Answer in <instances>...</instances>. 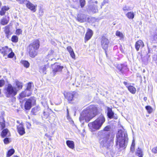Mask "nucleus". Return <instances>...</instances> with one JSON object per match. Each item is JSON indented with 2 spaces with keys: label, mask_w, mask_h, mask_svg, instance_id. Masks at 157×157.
Returning <instances> with one entry per match:
<instances>
[{
  "label": "nucleus",
  "mask_w": 157,
  "mask_h": 157,
  "mask_svg": "<svg viewBox=\"0 0 157 157\" xmlns=\"http://www.w3.org/2000/svg\"><path fill=\"white\" fill-rule=\"evenodd\" d=\"M4 142L5 144H7L9 143V141L8 140V138H6L4 140Z\"/></svg>",
  "instance_id": "obj_49"
},
{
  "label": "nucleus",
  "mask_w": 157,
  "mask_h": 157,
  "mask_svg": "<svg viewBox=\"0 0 157 157\" xmlns=\"http://www.w3.org/2000/svg\"><path fill=\"white\" fill-rule=\"evenodd\" d=\"M22 31L20 29H17L16 32L17 34L19 35L21 33Z\"/></svg>",
  "instance_id": "obj_48"
},
{
  "label": "nucleus",
  "mask_w": 157,
  "mask_h": 157,
  "mask_svg": "<svg viewBox=\"0 0 157 157\" xmlns=\"http://www.w3.org/2000/svg\"><path fill=\"white\" fill-rule=\"evenodd\" d=\"M1 48V52L4 56L8 55L11 51V48H9L7 46L4 47H2Z\"/></svg>",
  "instance_id": "obj_13"
},
{
  "label": "nucleus",
  "mask_w": 157,
  "mask_h": 157,
  "mask_svg": "<svg viewBox=\"0 0 157 157\" xmlns=\"http://www.w3.org/2000/svg\"><path fill=\"white\" fill-rule=\"evenodd\" d=\"M31 126V124L29 123H27V128H29Z\"/></svg>",
  "instance_id": "obj_51"
},
{
  "label": "nucleus",
  "mask_w": 157,
  "mask_h": 157,
  "mask_svg": "<svg viewBox=\"0 0 157 157\" xmlns=\"http://www.w3.org/2000/svg\"><path fill=\"white\" fill-rule=\"evenodd\" d=\"M147 98L146 97H144V100L145 101H146L147 100Z\"/></svg>",
  "instance_id": "obj_56"
},
{
  "label": "nucleus",
  "mask_w": 157,
  "mask_h": 157,
  "mask_svg": "<svg viewBox=\"0 0 157 157\" xmlns=\"http://www.w3.org/2000/svg\"><path fill=\"white\" fill-rule=\"evenodd\" d=\"M93 11L94 12V13H96L98 11V10L97 9V6L96 7V8L94 10H93Z\"/></svg>",
  "instance_id": "obj_54"
},
{
  "label": "nucleus",
  "mask_w": 157,
  "mask_h": 157,
  "mask_svg": "<svg viewBox=\"0 0 157 157\" xmlns=\"http://www.w3.org/2000/svg\"><path fill=\"white\" fill-rule=\"evenodd\" d=\"M15 82L16 86H17V89L18 90L22 89L23 86L22 83V82L19 81L17 80H15Z\"/></svg>",
  "instance_id": "obj_28"
},
{
  "label": "nucleus",
  "mask_w": 157,
  "mask_h": 157,
  "mask_svg": "<svg viewBox=\"0 0 157 157\" xmlns=\"http://www.w3.org/2000/svg\"><path fill=\"white\" fill-rule=\"evenodd\" d=\"M123 10L124 11H127L129 10V7L126 6H124L123 8Z\"/></svg>",
  "instance_id": "obj_45"
},
{
  "label": "nucleus",
  "mask_w": 157,
  "mask_h": 157,
  "mask_svg": "<svg viewBox=\"0 0 157 157\" xmlns=\"http://www.w3.org/2000/svg\"><path fill=\"white\" fill-rule=\"evenodd\" d=\"M111 127L110 126L108 125L105 127L103 130L102 131L103 134H104V133L108 132L109 133V135H111L110 133V131L111 130Z\"/></svg>",
  "instance_id": "obj_26"
},
{
  "label": "nucleus",
  "mask_w": 157,
  "mask_h": 157,
  "mask_svg": "<svg viewBox=\"0 0 157 157\" xmlns=\"http://www.w3.org/2000/svg\"><path fill=\"white\" fill-rule=\"evenodd\" d=\"M95 3H96V4H97V3H98V2L97 1H95Z\"/></svg>",
  "instance_id": "obj_62"
},
{
  "label": "nucleus",
  "mask_w": 157,
  "mask_h": 157,
  "mask_svg": "<svg viewBox=\"0 0 157 157\" xmlns=\"http://www.w3.org/2000/svg\"><path fill=\"white\" fill-rule=\"evenodd\" d=\"M4 32L5 33L6 37L8 38L9 36L10 35V31L9 25H7L5 26Z\"/></svg>",
  "instance_id": "obj_24"
},
{
  "label": "nucleus",
  "mask_w": 157,
  "mask_h": 157,
  "mask_svg": "<svg viewBox=\"0 0 157 157\" xmlns=\"http://www.w3.org/2000/svg\"><path fill=\"white\" fill-rule=\"evenodd\" d=\"M6 94L7 97H13L17 93L18 90L11 84H8L6 88Z\"/></svg>",
  "instance_id": "obj_5"
},
{
  "label": "nucleus",
  "mask_w": 157,
  "mask_h": 157,
  "mask_svg": "<svg viewBox=\"0 0 157 157\" xmlns=\"http://www.w3.org/2000/svg\"><path fill=\"white\" fill-rule=\"evenodd\" d=\"M47 113H46L45 112H44V116H45V117H44L45 118H47L48 116V114Z\"/></svg>",
  "instance_id": "obj_53"
},
{
  "label": "nucleus",
  "mask_w": 157,
  "mask_h": 157,
  "mask_svg": "<svg viewBox=\"0 0 157 157\" xmlns=\"http://www.w3.org/2000/svg\"><path fill=\"white\" fill-rule=\"evenodd\" d=\"M9 20V17H5L1 20V23L3 25H6L8 23Z\"/></svg>",
  "instance_id": "obj_29"
},
{
  "label": "nucleus",
  "mask_w": 157,
  "mask_h": 157,
  "mask_svg": "<svg viewBox=\"0 0 157 157\" xmlns=\"http://www.w3.org/2000/svg\"><path fill=\"white\" fill-rule=\"evenodd\" d=\"M13 157H18L17 155H14V156H13Z\"/></svg>",
  "instance_id": "obj_61"
},
{
  "label": "nucleus",
  "mask_w": 157,
  "mask_h": 157,
  "mask_svg": "<svg viewBox=\"0 0 157 157\" xmlns=\"http://www.w3.org/2000/svg\"><path fill=\"white\" fill-rule=\"evenodd\" d=\"M20 3H24L25 4L27 8L33 12H35L36 11L35 6L29 1H27V0H22L21 1H20Z\"/></svg>",
  "instance_id": "obj_8"
},
{
  "label": "nucleus",
  "mask_w": 157,
  "mask_h": 157,
  "mask_svg": "<svg viewBox=\"0 0 157 157\" xmlns=\"http://www.w3.org/2000/svg\"><path fill=\"white\" fill-rule=\"evenodd\" d=\"M36 102V100L34 97H31L28 99L25 102V107L26 110L29 109L32 107V104H34Z\"/></svg>",
  "instance_id": "obj_7"
},
{
  "label": "nucleus",
  "mask_w": 157,
  "mask_h": 157,
  "mask_svg": "<svg viewBox=\"0 0 157 157\" xmlns=\"http://www.w3.org/2000/svg\"><path fill=\"white\" fill-rule=\"evenodd\" d=\"M93 35V32L91 30L89 29L85 35V41H87L89 40Z\"/></svg>",
  "instance_id": "obj_18"
},
{
  "label": "nucleus",
  "mask_w": 157,
  "mask_h": 157,
  "mask_svg": "<svg viewBox=\"0 0 157 157\" xmlns=\"http://www.w3.org/2000/svg\"><path fill=\"white\" fill-rule=\"evenodd\" d=\"M107 114L108 117L110 119L113 118L114 113L113 112L112 109L109 107H107Z\"/></svg>",
  "instance_id": "obj_20"
},
{
  "label": "nucleus",
  "mask_w": 157,
  "mask_h": 157,
  "mask_svg": "<svg viewBox=\"0 0 157 157\" xmlns=\"http://www.w3.org/2000/svg\"><path fill=\"white\" fill-rule=\"evenodd\" d=\"M14 55V53L12 52V50L8 54V56L9 58H13Z\"/></svg>",
  "instance_id": "obj_43"
},
{
  "label": "nucleus",
  "mask_w": 157,
  "mask_h": 157,
  "mask_svg": "<svg viewBox=\"0 0 157 157\" xmlns=\"http://www.w3.org/2000/svg\"><path fill=\"white\" fill-rule=\"evenodd\" d=\"M39 110V108L37 107H35L32 109L31 111V113L33 115H36Z\"/></svg>",
  "instance_id": "obj_34"
},
{
  "label": "nucleus",
  "mask_w": 157,
  "mask_h": 157,
  "mask_svg": "<svg viewBox=\"0 0 157 157\" xmlns=\"http://www.w3.org/2000/svg\"><path fill=\"white\" fill-rule=\"evenodd\" d=\"M1 47H1L0 48V51H1Z\"/></svg>",
  "instance_id": "obj_63"
},
{
  "label": "nucleus",
  "mask_w": 157,
  "mask_h": 157,
  "mask_svg": "<svg viewBox=\"0 0 157 157\" xmlns=\"http://www.w3.org/2000/svg\"><path fill=\"white\" fill-rule=\"evenodd\" d=\"M126 16L129 19H133L134 17V14L133 12H128L126 14Z\"/></svg>",
  "instance_id": "obj_33"
},
{
  "label": "nucleus",
  "mask_w": 157,
  "mask_h": 157,
  "mask_svg": "<svg viewBox=\"0 0 157 157\" xmlns=\"http://www.w3.org/2000/svg\"><path fill=\"white\" fill-rule=\"evenodd\" d=\"M107 2L105 0L103 1L101 3V8H102V6H103Z\"/></svg>",
  "instance_id": "obj_50"
},
{
  "label": "nucleus",
  "mask_w": 157,
  "mask_h": 157,
  "mask_svg": "<svg viewBox=\"0 0 157 157\" xmlns=\"http://www.w3.org/2000/svg\"><path fill=\"white\" fill-rule=\"evenodd\" d=\"M14 150L13 149L10 150L8 152L7 156L10 157L12 155L14 152Z\"/></svg>",
  "instance_id": "obj_36"
},
{
  "label": "nucleus",
  "mask_w": 157,
  "mask_h": 157,
  "mask_svg": "<svg viewBox=\"0 0 157 157\" xmlns=\"http://www.w3.org/2000/svg\"><path fill=\"white\" fill-rule=\"evenodd\" d=\"M124 84L125 85H126V84H127V82H124Z\"/></svg>",
  "instance_id": "obj_58"
},
{
  "label": "nucleus",
  "mask_w": 157,
  "mask_h": 157,
  "mask_svg": "<svg viewBox=\"0 0 157 157\" xmlns=\"http://www.w3.org/2000/svg\"><path fill=\"white\" fill-rule=\"evenodd\" d=\"M21 62L22 64H23L25 67L28 68L29 67V63L28 61L26 60H21Z\"/></svg>",
  "instance_id": "obj_35"
},
{
  "label": "nucleus",
  "mask_w": 157,
  "mask_h": 157,
  "mask_svg": "<svg viewBox=\"0 0 157 157\" xmlns=\"http://www.w3.org/2000/svg\"><path fill=\"white\" fill-rule=\"evenodd\" d=\"M63 68V66H61L58 63H56L52 66V74L54 76L57 73L61 71Z\"/></svg>",
  "instance_id": "obj_6"
},
{
  "label": "nucleus",
  "mask_w": 157,
  "mask_h": 157,
  "mask_svg": "<svg viewBox=\"0 0 157 157\" xmlns=\"http://www.w3.org/2000/svg\"><path fill=\"white\" fill-rule=\"evenodd\" d=\"M49 67L48 64L45 65L41 66L40 69V71L44 74H46V70Z\"/></svg>",
  "instance_id": "obj_21"
},
{
  "label": "nucleus",
  "mask_w": 157,
  "mask_h": 157,
  "mask_svg": "<svg viewBox=\"0 0 157 157\" xmlns=\"http://www.w3.org/2000/svg\"><path fill=\"white\" fill-rule=\"evenodd\" d=\"M136 155L139 157H143V154L142 150L140 148L138 147L136 152Z\"/></svg>",
  "instance_id": "obj_31"
},
{
  "label": "nucleus",
  "mask_w": 157,
  "mask_h": 157,
  "mask_svg": "<svg viewBox=\"0 0 157 157\" xmlns=\"http://www.w3.org/2000/svg\"><path fill=\"white\" fill-rule=\"evenodd\" d=\"M109 40L105 38V37H103L102 38L101 40V45L102 48L105 50L107 49L108 47L109 43Z\"/></svg>",
  "instance_id": "obj_9"
},
{
  "label": "nucleus",
  "mask_w": 157,
  "mask_h": 157,
  "mask_svg": "<svg viewBox=\"0 0 157 157\" xmlns=\"http://www.w3.org/2000/svg\"><path fill=\"white\" fill-rule=\"evenodd\" d=\"M135 147L131 146V151L132 152L134 151L135 149Z\"/></svg>",
  "instance_id": "obj_52"
},
{
  "label": "nucleus",
  "mask_w": 157,
  "mask_h": 157,
  "mask_svg": "<svg viewBox=\"0 0 157 157\" xmlns=\"http://www.w3.org/2000/svg\"><path fill=\"white\" fill-rule=\"evenodd\" d=\"M4 112L1 111L0 113V128L2 129H3L5 127V121L4 118Z\"/></svg>",
  "instance_id": "obj_11"
},
{
  "label": "nucleus",
  "mask_w": 157,
  "mask_h": 157,
  "mask_svg": "<svg viewBox=\"0 0 157 157\" xmlns=\"http://www.w3.org/2000/svg\"><path fill=\"white\" fill-rule=\"evenodd\" d=\"M153 59L155 61V63L157 65V54L154 56Z\"/></svg>",
  "instance_id": "obj_47"
},
{
  "label": "nucleus",
  "mask_w": 157,
  "mask_h": 157,
  "mask_svg": "<svg viewBox=\"0 0 157 157\" xmlns=\"http://www.w3.org/2000/svg\"><path fill=\"white\" fill-rule=\"evenodd\" d=\"M2 6V3L0 1V8Z\"/></svg>",
  "instance_id": "obj_57"
},
{
  "label": "nucleus",
  "mask_w": 157,
  "mask_h": 157,
  "mask_svg": "<svg viewBox=\"0 0 157 157\" xmlns=\"http://www.w3.org/2000/svg\"><path fill=\"white\" fill-rule=\"evenodd\" d=\"M80 5L82 8L86 4L85 0H79Z\"/></svg>",
  "instance_id": "obj_39"
},
{
  "label": "nucleus",
  "mask_w": 157,
  "mask_h": 157,
  "mask_svg": "<svg viewBox=\"0 0 157 157\" xmlns=\"http://www.w3.org/2000/svg\"><path fill=\"white\" fill-rule=\"evenodd\" d=\"M85 15L78 14L77 17V20L80 22H83L85 20Z\"/></svg>",
  "instance_id": "obj_23"
},
{
  "label": "nucleus",
  "mask_w": 157,
  "mask_h": 157,
  "mask_svg": "<svg viewBox=\"0 0 157 157\" xmlns=\"http://www.w3.org/2000/svg\"><path fill=\"white\" fill-rule=\"evenodd\" d=\"M128 88L129 91L132 94H135V93L136 90L134 86H130L128 87Z\"/></svg>",
  "instance_id": "obj_30"
},
{
  "label": "nucleus",
  "mask_w": 157,
  "mask_h": 157,
  "mask_svg": "<svg viewBox=\"0 0 157 157\" xmlns=\"http://www.w3.org/2000/svg\"><path fill=\"white\" fill-rule=\"evenodd\" d=\"M97 109L94 105H90L84 109L81 114L79 120L82 124L84 120L86 122H89L94 117L97 113Z\"/></svg>",
  "instance_id": "obj_1"
},
{
  "label": "nucleus",
  "mask_w": 157,
  "mask_h": 157,
  "mask_svg": "<svg viewBox=\"0 0 157 157\" xmlns=\"http://www.w3.org/2000/svg\"><path fill=\"white\" fill-rule=\"evenodd\" d=\"M128 137L126 132L121 130L118 131L116 136V145L119 149L125 147L128 143Z\"/></svg>",
  "instance_id": "obj_2"
},
{
  "label": "nucleus",
  "mask_w": 157,
  "mask_h": 157,
  "mask_svg": "<svg viewBox=\"0 0 157 157\" xmlns=\"http://www.w3.org/2000/svg\"><path fill=\"white\" fill-rule=\"evenodd\" d=\"M153 40L157 42V29L155 31L153 36Z\"/></svg>",
  "instance_id": "obj_38"
},
{
  "label": "nucleus",
  "mask_w": 157,
  "mask_h": 157,
  "mask_svg": "<svg viewBox=\"0 0 157 157\" xmlns=\"http://www.w3.org/2000/svg\"><path fill=\"white\" fill-rule=\"evenodd\" d=\"M105 121L104 117L101 115L95 121L88 124V126L92 131H95L99 129Z\"/></svg>",
  "instance_id": "obj_4"
},
{
  "label": "nucleus",
  "mask_w": 157,
  "mask_h": 157,
  "mask_svg": "<svg viewBox=\"0 0 157 157\" xmlns=\"http://www.w3.org/2000/svg\"><path fill=\"white\" fill-rule=\"evenodd\" d=\"M12 41L14 42H17L18 41V37L16 36H13L11 39Z\"/></svg>",
  "instance_id": "obj_40"
},
{
  "label": "nucleus",
  "mask_w": 157,
  "mask_h": 157,
  "mask_svg": "<svg viewBox=\"0 0 157 157\" xmlns=\"http://www.w3.org/2000/svg\"><path fill=\"white\" fill-rule=\"evenodd\" d=\"M144 46L143 42L141 40L137 41L135 44V48L137 51H139V48L141 47L143 48Z\"/></svg>",
  "instance_id": "obj_17"
},
{
  "label": "nucleus",
  "mask_w": 157,
  "mask_h": 157,
  "mask_svg": "<svg viewBox=\"0 0 157 157\" xmlns=\"http://www.w3.org/2000/svg\"><path fill=\"white\" fill-rule=\"evenodd\" d=\"M9 9V8L5 6L2 7L0 11V15L1 16L4 15L6 11H7Z\"/></svg>",
  "instance_id": "obj_25"
},
{
  "label": "nucleus",
  "mask_w": 157,
  "mask_h": 157,
  "mask_svg": "<svg viewBox=\"0 0 157 157\" xmlns=\"http://www.w3.org/2000/svg\"><path fill=\"white\" fill-rule=\"evenodd\" d=\"M117 68L122 74L125 71H128L127 66L124 64L118 65L117 66Z\"/></svg>",
  "instance_id": "obj_16"
},
{
  "label": "nucleus",
  "mask_w": 157,
  "mask_h": 157,
  "mask_svg": "<svg viewBox=\"0 0 157 157\" xmlns=\"http://www.w3.org/2000/svg\"><path fill=\"white\" fill-rule=\"evenodd\" d=\"M37 50L29 47L28 48V51L30 57H35L37 54Z\"/></svg>",
  "instance_id": "obj_12"
},
{
  "label": "nucleus",
  "mask_w": 157,
  "mask_h": 157,
  "mask_svg": "<svg viewBox=\"0 0 157 157\" xmlns=\"http://www.w3.org/2000/svg\"><path fill=\"white\" fill-rule=\"evenodd\" d=\"M114 137L112 135H109L108 132L102 134V137L100 140V143L101 146L108 148L112 145Z\"/></svg>",
  "instance_id": "obj_3"
},
{
  "label": "nucleus",
  "mask_w": 157,
  "mask_h": 157,
  "mask_svg": "<svg viewBox=\"0 0 157 157\" xmlns=\"http://www.w3.org/2000/svg\"><path fill=\"white\" fill-rule=\"evenodd\" d=\"M146 109L147 110L149 113H151L152 111V109L151 107L149 106H147L145 107Z\"/></svg>",
  "instance_id": "obj_42"
},
{
  "label": "nucleus",
  "mask_w": 157,
  "mask_h": 157,
  "mask_svg": "<svg viewBox=\"0 0 157 157\" xmlns=\"http://www.w3.org/2000/svg\"><path fill=\"white\" fill-rule=\"evenodd\" d=\"M17 1L19 2V3H20V1H21L22 0H16Z\"/></svg>",
  "instance_id": "obj_60"
},
{
  "label": "nucleus",
  "mask_w": 157,
  "mask_h": 157,
  "mask_svg": "<svg viewBox=\"0 0 157 157\" xmlns=\"http://www.w3.org/2000/svg\"><path fill=\"white\" fill-rule=\"evenodd\" d=\"M27 92L25 90L23 92H22L20 94V96L21 98H23L24 97L26 96H29V95H30L31 93L30 92V93H29L28 92V93L27 94Z\"/></svg>",
  "instance_id": "obj_32"
},
{
  "label": "nucleus",
  "mask_w": 157,
  "mask_h": 157,
  "mask_svg": "<svg viewBox=\"0 0 157 157\" xmlns=\"http://www.w3.org/2000/svg\"><path fill=\"white\" fill-rule=\"evenodd\" d=\"M40 46V42L38 40H34L32 43L30 44L28 47L33 48V49L37 50Z\"/></svg>",
  "instance_id": "obj_10"
},
{
  "label": "nucleus",
  "mask_w": 157,
  "mask_h": 157,
  "mask_svg": "<svg viewBox=\"0 0 157 157\" xmlns=\"http://www.w3.org/2000/svg\"><path fill=\"white\" fill-rule=\"evenodd\" d=\"M75 92H67L64 94L65 98L67 99L68 101H71L73 99Z\"/></svg>",
  "instance_id": "obj_15"
},
{
  "label": "nucleus",
  "mask_w": 157,
  "mask_h": 157,
  "mask_svg": "<svg viewBox=\"0 0 157 157\" xmlns=\"http://www.w3.org/2000/svg\"><path fill=\"white\" fill-rule=\"evenodd\" d=\"M67 48L71 57L73 59H75V54L71 47L70 46H69L67 47Z\"/></svg>",
  "instance_id": "obj_22"
},
{
  "label": "nucleus",
  "mask_w": 157,
  "mask_h": 157,
  "mask_svg": "<svg viewBox=\"0 0 157 157\" xmlns=\"http://www.w3.org/2000/svg\"><path fill=\"white\" fill-rule=\"evenodd\" d=\"M116 34L117 36L121 38H122L123 37V35L122 33L118 31L116 32Z\"/></svg>",
  "instance_id": "obj_41"
},
{
  "label": "nucleus",
  "mask_w": 157,
  "mask_h": 157,
  "mask_svg": "<svg viewBox=\"0 0 157 157\" xmlns=\"http://www.w3.org/2000/svg\"><path fill=\"white\" fill-rule=\"evenodd\" d=\"M66 144L70 148L73 149L74 148V143L73 141L68 140L66 141Z\"/></svg>",
  "instance_id": "obj_27"
},
{
  "label": "nucleus",
  "mask_w": 157,
  "mask_h": 157,
  "mask_svg": "<svg viewBox=\"0 0 157 157\" xmlns=\"http://www.w3.org/2000/svg\"><path fill=\"white\" fill-rule=\"evenodd\" d=\"M1 136L2 137H4L6 136H10V133L7 129H3L1 134Z\"/></svg>",
  "instance_id": "obj_19"
},
{
  "label": "nucleus",
  "mask_w": 157,
  "mask_h": 157,
  "mask_svg": "<svg viewBox=\"0 0 157 157\" xmlns=\"http://www.w3.org/2000/svg\"><path fill=\"white\" fill-rule=\"evenodd\" d=\"M5 84V81L4 80L2 79L0 80V87H2Z\"/></svg>",
  "instance_id": "obj_44"
},
{
  "label": "nucleus",
  "mask_w": 157,
  "mask_h": 157,
  "mask_svg": "<svg viewBox=\"0 0 157 157\" xmlns=\"http://www.w3.org/2000/svg\"><path fill=\"white\" fill-rule=\"evenodd\" d=\"M152 152L155 154L157 153V147H154L152 149Z\"/></svg>",
  "instance_id": "obj_46"
},
{
  "label": "nucleus",
  "mask_w": 157,
  "mask_h": 157,
  "mask_svg": "<svg viewBox=\"0 0 157 157\" xmlns=\"http://www.w3.org/2000/svg\"><path fill=\"white\" fill-rule=\"evenodd\" d=\"M135 141L134 140H133L131 146L135 147Z\"/></svg>",
  "instance_id": "obj_55"
},
{
  "label": "nucleus",
  "mask_w": 157,
  "mask_h": 157,
  "mask_svg": "<svg viewBox=\"0 0 157 157\" xmlns=\"http://www.w3.org/2000/svg\"><path fill=\"white\" fill-rule=\"evenodd\" d=\"M67 115H68L69 114V112H68V109L67 108Z\"/></svg>",
  "instance_id": "obj_59"
},
{
  "label": "nucleus",
  "mask_w": 157,
  "mask_h": 157,
  "mask_svg": "<svg viewBox=\"0 0 157 157\" xmlns=\"http://www.w3.org/2000/svg\"><path fill=\"white\" fill-rule=\"evenodd\" d=\"M17 131L19 134L23 135L25 133V129L22 124H21L17 126Z\"/></svg>",
  "instance_id": "obj_14"
},
{
  "label": "nucleus",
  "mask_w": 157,
  "mask_h": 157,
  "mask_svg": "<svg viewBox=\"0 0 157 157\" xmlns=\"http://www.w3.org/2000/svg\"><path fill=\"white\" fill-rule=\"evenodd\" d=\"M31 83H29L28 84V85L27 86V87L26 89L25 90L27 92L28 91L29 93H30V92H31Z\"/></svg>",
  "instance_id": "obj_37"
}]
</instances>
